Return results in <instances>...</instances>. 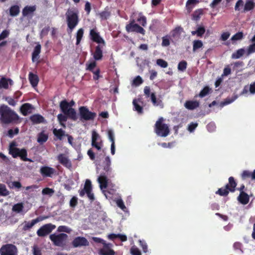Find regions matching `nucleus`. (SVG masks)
<instances>
[{
	"instance_id": "37998d69",
	"label": "nucleus",
	"mask_w": 255,
	"mask_h": 255,
	"mask_svg": "<svg viewBox=\"0 0 255 255\" xmlns=\"http://www.w3.org/2000/svg\"><path fill=\"white\" fill-rule=\"evenodd\" d=\"M24 208L23 204L22 203H19L14 204L12 207V211L16 213L21 212Z\"/></svg>"
},
{
	"instance_id": "f704fd0d",
	"label": "nucleus",
	"mask_w": 255,
	"mask_h": 255,
	"mask_svg": "<svg viewBox=\"0 0 255 255\" xmlns=\"http://www.w3.org/2000/svg\"><path fill=\"white\" fill-rule=\"evenodd\" d=\"M205 32V28L203 26H200L197 27L196 30L192 31L191 34L192 35L196 34L198 37H201Z\"/></svg>"
},
{
	"instance_id": "ddd939ff",
	"label": "nucleus",
	"mask_w": 255,
	"mask_h": 255,
	"mask_svg": "<svg viewBox=\"0 0 255 255\" xmlns=\"http://www.w3.org/2000/svg\"><path fill=\"white\" fill-rule=\"evenodd\" d=\"M90 36L91 39L97 43L103 44V46L105 45L104 40L100 36L99 33L97 32L96 29H92L90 31Z\"/></svg>"
},
{
	"instance_id": "473e14b6",
	"label": "nucleus",
	"mask_w": 255,
	"mask_h": 255,
	"mask_svg": "<svg viewBox=\"0 0 255 255\" xmlns=\"http://www.w3.org/2000/svg\"><path fill=\"white\" fill-rule=\"evenodd\" d=\"M36 10V6H26L22 10V13L23 16H26L29 14L32 13Z\"/></svg>"
},
{
	"instance_id": "72a5a7b5",
	"label": "nucleus",
	"mask_w": 255,
	"mask_h": 255,
	"mask_svg": "<svg viewBox=\"0 0 255 255\" xmlns=\"http://www.w3.org/2000/svg\"><path fill=\"white\" fill-rule=\"evenodd\" d=\"M65 115L73 121H76L78 119L76 112L73 108H70Z\"/></svg>"
},
{
	"instance_id": "603ef678",
	"label": "nucleus",
	"mask_w": 255,
	"mask_h": 255,
	"mask_svg": "<svg viewBox=\"0 0 255 255\" xmlns=\"http://www.w3.org/2000/svg\"><path fill=\"white\" fill-rule=\"evenodd\" d=\"M57 231L69 234L71 232V229L66 226H60L58 227Z\"/></svg>"
},
{
	"instance_id": "5fc2aeb1",
	"label": "nucleus",
	"mask_w": 255,
	"mask_h": 255,
	"mask_svg": "<svg viewBox=\"0 0 255 255\" xmlns=\"http://www.w3.org/2000/svg\"><path fill=\"white\" fill-rule=\"evenodd\" d=\"M156 64L162 68H166L168 66V63L162 59H157Z\"/></svg>"
},
{
	"instance_id": "9d476101",
	"label": "nucleus",
	"mask_w": 255,
	"mask_h": 255,
	"mask_svg": "<svg viewBox=\"0 0 255 255\" xmlns=\"http://www.w3.org/2000/svg\"><path fill=\"white\" fill-rule=\"evenodd\" d=\"M55 228L56 226L51 223L45 224L37 231V235L40 237H45L50 234Z\"/></svg>"
},
{
	"instance_id": "a211bd4d",
	"label": "nucleus",
	"mask_w": 255,
	"mask_h": 255,
	"mask_svg": "<svg viewBox=\"0 0 255 255\" xmlns=\"http://www.w3.org/2000/svg\"><path fill=\"white\" fill-rule=\"evenodd\" d=\"M237 185V183L236 182L234 178L231 176L229 178V183L227 184L224 187L225 189H226L229 192H234L236 190V187Z\"/></svg>"
},
{
	"instance_id": "de8ad7c7",
	"label": "nucleus",
	"mask_w": 255,
	"mask_h": 255,
	"mask_svg": "<svg viewBox=\"0 0 255 255\" xmlns=\"http://www.w3.org/2000/svg\"><path fill=\"white\" fill-rule=\"evenodd\" d=\"M183 31V28L181 26L176 27L171 32L172 37L179 36L181 32Z\"/></svg>"
},
{
	"instance_id": "4c0bfd02",
	"label": "nucleus",
	"mask_w": 255,
	"mask_h": 255,
	"mask_svg": "<svg viewBox=\"0 0 255 255\" xmlns=\"http://www.w3.org/2000/svg\"><path fill=\"white\" fill-rule=\"evenodd\" d=\"M98 15L101 20H106L111 15V12L108 9L105 8L104 11L99 13Z\"/></svg>"
},
{
	"instance_id": "e2e57ef3",
	"label": "nucleus",
	"mask_w": 255,
	"mask_h": 255,
	"mask_svg": "<svg viewBox=\"0 0 255 255\" xmlns=\"http://www.w3.org/2000/svg\"><path fill=\"white\" fill-rule=\"evenodd\" d=\"M143 83V80L140 76H137L133 80V84L139 86Z\"/></svg>"
},
{
	"instance_id": "423d86ee",
	"label": "nucleus",
	"mask_w": 255,
	"mask_h": 255,
	"mask_svg": "<svg viewBox=\"0 0 255 255\" xmlns=\"http://www.w3.org/2000/svg\"><path fill=\"white\" fill-rule=\"evenodd\" d=\"M79 111L81 121L94 120L97 116L96 113L90 111L87 107H80L79 109Z\"/></svg>"
},
{
	"instance_id": "8fccbe9b",
	"label": "nucleus",
	"mask_w": 255,
	"mask_h": 255,
	"mask_svg": "<svg viewBox=\"0 0 255 255\" xmlns=\"http://www.w3.org/2000/svg\"><path fill=\"white\" fill-rule=\"evenodd\" d=\"M187 66V62L185 60H182L178 63V69L179 71L183 72L186 69Z\"/></svg>"
},
{
	"instance_id": "20e7f679",
	"label": "nucleus",
	"mask_w": 255,
	"mask_h": 255,
	"mask_svg": "<svg viewBox=\"0 0 255 255\" xmlns=\"http://www.w3.org/2000/svg\"><path fill=\"white\" fill-rule=\"evenodd\" d=\"M164 121L163 118H159L154 126V132L157 135L161 137L167 136L170 132L169 127L167 124L163 123Z\"/></svg>"
},
{
	"instance_id": "864d4df0",
	"label": "nucleus",
	"mask_w": 255,
	"mask_h": 255,
	"mask_svg": "<svg viewBox=\"0 0 255 255\" xmlns=\"http://www.w3.org/2000/svg\"><path fill=\"white\" fill-rule=\"evenodd\" d=\"M170 38L168 35H166L162 38L161 45L163 47H167L170 45Z\"/></svg>"
},
{
	"instance_id": "dca6fc26",
	"label": "nucleus",
	"mask_w": 255,
	"mask_h": 255,
	"mask_svg": "<svg viewBox=\"0 0 255 255\" xmlns=\"http://www.w3.org/2000/svg\"><path fill=\"white\" fill-rule=\"evenodd\" d=\"M100 139V136L95 131H93L92 135V145L98 150H100L102 146V141H98Z\"/></svg>"
},
{
	"instance_id": "6e6552de",
	"label": "nucleus",
	"mask_w": 255,
	"mask_h": 255,
	"mask_svg": "<svg viewBox=\"0 0 255 255\" xmlns=\"http://www.w3.org/2000/svg\"><path fill=\"white\" fill-rule=\"evenodd\" d=\"M17 250L15 246L7 244L2 245L0 249V255H17Z\"/></svg>"
},
{
	"instance_id": "a19ab883",
	"label": "nucleus",
	"mask_w": 255,
	"mask_h": 255,
	"mask_svg": "<svg viewBox=\"0 0 255 255\" xmlns=\"http://www.w3.org/2000/svg\"><path fill=\"white\" fill-rule=\"evenodd\" d=\"M109 248H105L100 250V255H115V253L114 250L110 249Z\"/></svg>"
},
{
	"instance_id": "0eeeda50",
	"label": "nucleus",
	"mask_w": 255,
	"mask_h": 255,
	"mask_svg": "<svg viewBox=\"0 0 255 255\" xmlns=\"http://www.w3.org/2000/svg\"><path fill=\"white\" fill-rule=\"evenodd\" d=\"M79 193L81 197H83L86 194L87 197L91 201H93L95 200L94 194L92 192V183L89 179L86 180L84 188L79 190Z\"/></svg>"
},
{
	"instance_id": "4be33fe9",
	"label": "nucleus",
	"mask_w": 255,
	"mask_h": 255,
	"mask_svg": "<svg viewBox=\"0 0 255 255\" xmlns=\"http://www.w3.org/2000/svg\"><path fill=\"white\" fill-rule=\"evenodd\" d=\"M238 200L239 202L243 205L247 204L250 200V197L249 195L245 192L240 193L238 197Z\"/></svg>"
},
{
	"instance_id": "39448f33",
	"label": "nucleus",
	"mask_w": 255,
	"mask_h": 255,
	"mask_svg": "<svg viewBox=\"0 0 255 255\" xmlns=\"http://www.w3.org/2000/svg\"><path fill=\"white\" fill-rule=\"evenodd\" d=\"M68 238V235L65 233H60L58 235L53 234L49 236L50 239L55 246L61 248L66 245Z\"/></svg>"
},
{
	"instance_id": "c756f323",
	"label": "nucleus",
	"mask_w": 255,
	"mask_h": 255,
	"mask_svg": "<svg viewBox=\"0 0 255 255\" xmlns=\"http://www.w3.org/2000/svg\"><path fill=\"white\" fill-rule=\"evenodd\" d=\"M150 97L151 101L154 106H159L161 108L163 107L162 101L160 99H157L155 93H151Z\"/></svg>"
},
{
	"instance_id": "c03bdc74",
	"label": "nucleus",
	"mask_w": 255,
	"mask_h": 255,
	"mask_svg": "<svg viewBox=\"0 0 255 255\" xmlns=\"http://www.w3.org/2000/svg\"><path fill=\"white\" fill-rule=\"evenodd\" d=\"M93 240L96 243L102 244L105 248H108L111 246V244L106 243L105 241L100 238L93 237Z\"/></svg>"
},
{
	"instance_id": "b1692460",
	"label": "nucleus",
	"mask_w": 255,
	"mask_h": 255,
	"mask_svg": "<svg viewBox=\"0 0 255 255\" xmlns=\"http://www.w3.org/2000/svg\"><path fill=\"white\" fill-rule=\"evenodd\" d=\"M32 109V106L29 103L23 104L20 107V110L21 114L26 116L28 113H31V110Z\"/></svg>"
},
{
	"instance_id": "79ce46f5",
	"label": "nucleus",
	"mask_w": 255,
	"mask_h": 255,
	"mask_svg": "<svg viewBox=\"0 0 255 255\" xmlns=\"http://www.w3.org/2000/svg\"><path fill=\"white\" fill-rule=\"evenodd\" d=\"M84 30L81 28L79 29L76 33V45L79 44L83 36Z\"/></svg>"
},
{
	"instance_id": "7ed1b4c3",
	"label": "nucleus",
	"mask_w": 255,
	"mask_h": 255,
	"mask_svg": "<svg viewBox=\"0 0 255 255\" xmlns=\"http://www.w3.org/2000/svg\"><path fill=\"white\" fill-rule=\"evenodd\" d=\"M16 143L15 141H12L10 143L8 148L9 154L14 158L18 157L22 161L32 162L31 159L27 157V150L25 148L20 149L16 147Z\"/></svg>"
},
{
	"instance_id": "412c9836",
	"label": "nucleus",
	"mask_w": 255,
	"mask_h": 255,
	"mask_svg": "<svg viewBox=\"0 0 255 255\" xmlns=\"http://www.w3.org/2000/svg\"><path fill=\"white\" fill-rule=\"evenodd\" d=\"M8 84L13 85V81L10 78H6L4 77H2L0 80V89L3 88L7 89L8 88Z\"/></svg>"
},
{
	"instance_id": "5701e85b",
	"label": "nucleus",
	"mask_w": 255,
	"mask_h": 255,
	"mask_svg": "<svg viewBox=\"0 0 255 255\" xmlns=\"http://www.w3.org/2000/svg\"><path fill=\"white\" fill-rule=\"evenodd\" d=\"M41 45L38 43L34 47L33 51L32 53V61L35 62L39 58V54L41 52Z\"/></svg>"
},
{
	"instance_id": "4468645a",
	"label": "nucleus",
	"mask_w": 255,
	"mask_h": 255,
	"mask_svg": "<svg viewBox=\"0 0 255 255\" xmlns=\"http://www.w3.org/2000/svg\"><path fill=\"white\" fill-rule=\"evenodd\" d=\"M57 160L59 162L68 169L72 168V163L70 160L64 154L61 153L57 156Z\"/></svg>"
},
{
	"instance_id": "338daca9",
	"label": "nucleus",
	"mask_w": 255,
	"mask_h": 255,
	"mask_svg": "<svg viewBox=\"0 0 255 255\" xmlns=\"http://www.w3.org/2000/svg\"><path fill=\"white\" fill-rule=\"evenodd\" d=\"M130 253L132 255H141L140 251L136 247H132L130 249Z\"/></svg>"
},
{
	"instance_id": "3c124183",
	"label": "nucleus",
	"mask_w": 255,
	"mask_h": 255,
	"mask_svg": "<svg viewBox=\"0 0 255 255\" xmlns=\"http://www.w3.org/2000/svg\"><path fill=\"white\" fill-rule=\"evenodd\" d=\"M229 192L226 190L224 187L219 188L216 192V194H218L221 196H227L228 195Z\"/></svg>"
},
{
	"instance_id": "774afa93",
	"label": "nucleus",
	"mask_w": 255,
	"mask_h": 255,
	"mask_svg": "<svg viewBox=\"0 0 255 255\" xmlns=\"http://www.w3.org/2000/svg\"><path fill=\"white\" fill-rule=\"evenodd\" d=\"M255 52V42L251 44L248 48V54H250Z\"/></svg>"
},
{
	"instance_id": "aec40b11",
	"label": "nucleus",
	"mask_w": 255,
	"mask_h": 255,
	"mask_svg": "<svg viewBox=\"0 0 255 255\" xmlns=\"http://www.w3.org/2000/svg\"><path fill=\"white\" fill-rule=\"evenodd\" d=\"M103 46L98 45L96 47L95 51L93 54V57L95 60H100L102 59L103 56L102 48Z\"/></svg>"
},
{
	"instance_id": "f257e3e1",
	"label": "nucleus",
	"mask_w": 255,
	"mask_h": 255,
	"mask_svg": "<svg viewBox=\"0 0 255 255\" xmlns=\"http://www.w3.org/2000/svg\"><path fill=\"white\" fill-rule=\"evenodd\" d=\"M0 121L2 124H16L20 123V118L17 114L8 106H0Z\"/></svg>"
},
{
	"instance_id": "2f4dec72",
	"label": "nucleus",
	"mask_w": 255,
	"mask_h": 255,
	"mask_svg": "<svg viewBox=\"0 0 255 255\" xmlns=\"http://www.w3.org/2000/svg\"><path fill=\"white\" fill-rule=\"evenodd\" d=\"M69 105V102H68L66 100H64L60 103V108L64 115L66 114L71 108Z\"/></svg>"
},
{
	"instance_id": "1a4fd4ad",
	"label": "nucleus",
	"mask_w": 255,
	"mask_h": 255,
	"mask_svg": "<svg viewBox=\"0 0 255 255\" xmlns=\"http://www.w3.org/2000/svg\"><path fill=\"white\" fill-rule=\"evenodd\" d=\"M47 218H48L47 216H40L37 217L35 219L32 220L31 221H28V222L24 221L21 224V225L22 226V230L24 232L29 231L36 223H37L40 221H42L44 220H45Z\"/></svg>"
},
{
	"instance_id": "f3484780",
	"label": "nucleus",
	"mask_w": 255,
	"mask_h": 255,
	"mask_svg": "<svg viewBox=\"0 0 255 255\" xmlns=\"http://www.w3.org/2000/svg\"><path fill=\"white\" fill-rule=\"evenodd\" d=\"M106 173H101L100 176L98 178V182L100 184V188L101 190L106 189L108 187V179Z\"/></svg>"
},
{
	"instance_id": "bb28decb",
	"label": "nucleus",
	"mask_w": 255,
	"mask_h": 255,
	"mask_svg": "<svg viewBox=\"0 0 255 255\" xmlns=\"http://www.w3.org/2000/svg\"><path fill=\"white\" fill-rule=\"evenodd\" d=\"M184 106L186 109L192 110L199 106V103L197 101H187L184 104Z\"/></svg>"
},
{
	"instance_id": "0e129e2a",
	"label": "nucleus",
	"mask_w": 255,
	"mask_h": 255,
	"mask_svg": "<svg viewBox=\"0 0 255 255\" xmlns=\"http://www.w3.org/2000/svg\"><path fill=\"white\" fill-rule=\"evenodd\" d=\"M203 14V11L202 9H199L198 10H196L193 14L194 19L195 20H198L200 18V15Z\"/></svg>"
},
{
	"instance_id": "a18cd8bd",
	"label": "nucleus",
	"mask_w": 255,
	"mask_h": 255,
	"mask_svg": "<svg viewBox=\"0 0 255 255\" xmlns=\"http://www.w3.org/2000/svg\"><path fill=\"white\" fill-rule=\"evenodd\" d=\"M53 132L54 135L60 140L62 139L65 133L64 131L61 128L59 129L54 128L53 130Z\"/></svg>"
},
{
	"instance_id": "69168bd1",
	"label": "nucleus",
	"mask_w": 255,
	"mask_h": 255,
	"mask_svg": "<svg viewBox=\"0 0 255 255\" xmlns=\"http://www.w3.org/2000/svg\"><path fill=\"white\" fill-rule=\"evenodd\" d=\"M5 101H7L8 104L12 106H15L16 104V102L14 100V98L10 97H7L5 98Z\"/></svg>"
},
{
	"instance_id": "c85d7f7f",
	"label": "nucleus",
	"mask_w": 255,
	"mask_h": 255,
	"mask_svg": "<svg viewBox=\"0 0 255 255\" xmlns=\"http://www.w3.org/2000/svg\"><path fill=\"white\" fill-rule=\"evenodd\" d=\"M138 103H142L140 99H134L132 102L134 109L138 114H142L143 112L142 106L139 105Z\"/></svg>"
},
{
	"instance_id": "9b49d317",
	"label": "nucleus",
	"mask_w": 255,
	"mask_h": 255,
	"mask_svg": "<svg viewBox=\"0 0 255 255\" xmlns=\"http://www.w3.org/2000/svg\"><path fill=\"white\" fill-rule=\"evenodd\" d=\"M134 21L133 20L131 22L126 25V30L128 32H135L144 35V29L139 26L138 24L134 23Z\"/></svg>"
},
{
	"instance_id": "bf43d9fd",
	"label": "nucleus",
	"mask_w": 255,
	"mask_h": 255,
	"mask_svg": "<svg viewBox=\"0 0 255 255\" xmlns=\"http://www.w3.org/2000/svg\"><path fill=\"white\" fill-rule=\"evenodd\" d=\"M116 203H117V206L119 208H120L122 210H123L124 211H125L127 209V208L125 206L124 203L122 199H118L116 201Z\"/></svg>"
},
{
	"instance_id": "f8f14e48",
	"label": "nucleus",
	"mask_w": 255,
	"mask_h": 255,
	"mask_svg": "<svg viewBox=\"0 0 255 255\" xmlns=\"http://www.w3.org/2000/svg\"><path fill=\"white\" fill-rule=\"evenodd\" d=\"M72 245L74 248L87 247L89 245V242L85 237H77L74 239Z\"/></svg>"
},
{
	"instance_id": "e433bc0d",
	"label": "nucleus",
	"mask_w": 255,
	"mask_h": 255,
	"mask_svg": "<svg viewBox=\"0 0 255 255\" xmlns=\"http://www.w3.org/2000/svg\"><path fill=\"white\" fill-rule=\"evenodd\" d=\"M19 7L17 5H12L9 9L10 15L12 16H15L19 13Z\"/></svg>"
},
{
	"instance_id": "c9c22d12",
	"label": "nucleus",
	"mask_w": 255,
	"mask_h": 255,
	"mask_svg": "<svg viewBox=\"0 0 255 255\" xmlns=\"http://www.w3.org/2000/svg\"><path fill=\"white\" fill-rule=\"evenodd\" d=\"M245 52L244 48L239 49L232 54L231 58L234 59H239L244 55Z\"/></svg>"
},
{
	"instance_id": "58836bf2",
	"label": "nucleus",
	"mask_w": 255,
	"mask_h": 255,
	"mask_svg": "<svg viewBox=\"0 0 255 255\" xmlns=\"http://www.w3.org/2000/svg\"><path fill=\"white\" fill-rule=\"evenodd\" d=\"M198 2L197 0H188L186 4V7L188 11V12H190L192 9L194 7L195 5Z\"/></svg>"
},
{
	"instance_id": "052dcab7",
	"label": "nucleus",
	"mask_w": 255,
	"mask_h": 255,
	"mask_svg": "<svg viewBox=\"0 0 255 255\" xmlns=\"http://www.w3.org/2000/svg\"><path fill=\"white\" fill-rule=\"evenodd\" d=\"M241 178L243 180L251 178V172L248 170H244L241 174Z\"/></svg>"
},
{
	"instance_id": "6e6d98bb",
	"label": "nucleus",
	"mask_w": 255,
	"mask_h": 255,
	"mask_svg": "<svg viewBox=\"0 0 255 255\" xmlns=\"http://www.w3.org/2000/svg\"><path fill=\"white\" fill-rule=\"evenodd\" d=\"M244 34L242 32H238L234 34L231 38L232 40H239L243 39Z\"/></svg>"
},
{
	"instance_id": "6ab92c4d",
	"label": "nucleus",
	"mask_w": 255,
	"mask_h": 255,
	"mask_svg": "<svg viewBox=\"0 0 255 255\" xmlns=\"http://www.w3.org/2000/svg\"><path fill=\"white\" fill-rule=\"evenodd\" d=\"M111 164V162L109 156H106L103 162V169L105 172L103 173H106V175H110L112 171Z\"/></svg>"
},
{
	"instance_id": "f03ea898",
	"label": "nucleus",
	"mask_w": 255,
	"mask_h": 255,
	"mask_svg": "<svg viewBox=\"0 0 255 255\" xmlns=\"http://www.w3.org/2000/svg\"><path fill=\"white\" fill-rule=\"evenodd\" d=\"M78 14L79 11L77 8H73L68 9L65 15L68 26L67 32L68 33H71L78 25L79 21Z\"/></svg>"
},
{
	"instance_id": "2eb2a0df",
	"label": "nucleus",
	"mask_w": 255,
	"mask_h": 255,
	"mask_svg": "<svg viewBox=\"0 0 255 255\" xmlns=\"http://www.w3.org/2000/svg\"><path fill=\"white\" fill-rule=\"evenodd\" d=\"M55 172L54 168L47 166H42L40 169V174L44 177H52Z\"/></svg>"
},
{
	"instance_id": "13d9d810",
	"label": "nucleus",
	"mask_w": 255,
	"mask_h": 255,
	"mask_svg": "<svg viewBox=\"0 0 255 255\" xmlns=\"http://www.w3.org/2000/svg\"><path fill=\"white\" fill-rule=\"evenodd\" d=\"M57 119L61 125H63V122H65L67 120V116L63 115L62 114H58L57 116Z\"/></svg>"
},
{
	"instance_id": "4d7b16f0",
	"label": "nucleus",
	"mask_w": 255,
	"mask_h": 255,
	"mask_svg": "<svg viewBox=\"0 0 255 255\" xmlns=\"http://www.w3.org/2000/svg\"><path fill=\"white\" fill-rule=\"evenodd\" d=\"M210 89L208 87H204L200 92L199 96L201 98L205 97L209 92Z\"/></svg>"
},
{
	"instance_id": "a878e982",
	"label": "nucleus",
	"mask_w": 255,
	"mask_h": 255,
	"mask_svg": "<svg viewBox=\"0 0 255 255\" xmlns=\"http://www.w3.org/2000/svg\"><path fill=\"white\" fill-rule=\"evenodd\" d=\"M28 79L33 87H35L37 86L39 82V78L36 74H33L32 72H30L28 75Z\"/></svg>"
},
{
	"instance_id": "cd10ccee",
	"label": "nucleus",
	"mask_w": 255,
	"mask_h": 255,
	"mask_svg": "<svg viewBox=\"0 0 255 255\" xmlns=\"http://www.w3.org/2000/svg\"><path fill=\"white\" fill-rule=\"evenodd\" d=\"M48 138V135L45 133L44 130L39 132L37 135V142L42 144L47 141Z\"/></svg>"
},
{
	"instance_id": "680f3d73",
	"label": "nucleus",
	"mask_w": 255,
	"mask_h": 255,
	"mask_svg": "<svg viewBox=\"0 0 255 255\" xmlns=\"http://www.w3.org/2000/svg\"><path fill=\"white\" fill-rule=\"evenodd\" d=\"M54 192V191L53 189L46 187L42 190V194L43 195H51Z\"/></svg>"
},
{
	"instance_id": "393cba45",
	"label": "nucleus",
	"mask_w": 255,
	"mask_h": 255,
	"mask_svg": "<svg viewBox=\"0 0 255 255\" xmlns=\"http://www.w3.org/2000/svg\"><path fill=\"white\" fill-rule=\"evenodd\" d=\"M30 120L34 124L44 123L45 122L44 117L39 114H35L30 116Z\"/></svg>"
},
{
	"instance_id": "49530a36",
	"label": "nucleus",
	"mask_w": 255,
	"mask_h": 255,
	"mask_svg": "<svg viewBox=\"0 0 255 255\" xmlns=\"http://www.w3.org/2000/svg\"><path fill=\"white\" fill-rule=\"evenodd\" d=\"M203 44L201 40H195L193 42V50L195 51L197 49L201 48Z\"/></svg>"
},
{
	"instance_id": "7c9ffc66",
	"label": "nucleus",
	"mask_w": 255,
	"mask_h": 255,
	"mask_svg": "<svg viewBox=\"0 0 255 255\" xmlns=\"http://www.w3.org/2000/svg\"><path fill=\"white\" fill-rule=\"evenodd\" d=\"M255 7V3L253 0H247L245 4L243 12H246L253 10Z\"/></svg>"
},
{
	"instance_id": "ea45409f",
	"label": "nucleus",
	"mask_w": 255,
	"mask_h": 255,
	"mask_svg": "<svg viewBox=\"0 0 255 255\" xmlns=\"http://www.w3.org/2000/svg\"><path fill=\"white\" fill-rule=\"evenodd\" d=\"M9 194V191L7 189L6 186L0 183V196H6Z\"/></svg>"
},
{
	"instance_id": "09e8293b",
	"label": "nucleus",
	"mask_w": 255,
	"mask_h": 255,
	"mask_svg": "<svg viewBox=\"0 0 255 255\" xmlns=\"http://www.w3.org/2000/svg\"><path fill=\"white\" fill-rule=\"evenodd\" d=\"M137 21L140 23L142 26L144 27L146 25V18L145 16L143 15L141 13L139 14Z\"/></svg>"
}]
</instances>
